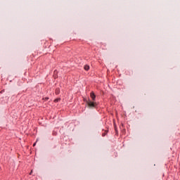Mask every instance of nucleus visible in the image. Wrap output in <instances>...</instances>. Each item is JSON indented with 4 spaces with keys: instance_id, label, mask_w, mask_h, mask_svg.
I'll use <instances>...</instances> for the list:
<instances>
[{
    "instance_id": "7ed1b4c3",
    "label": "nucleus",
    "mask_w": 180,
    "mask_h": 180,
    "mask_svg": "<svg viewBox=\"0 0 180 180\" xmlns=\"http://www.w3.org/2000/svg\"><path fill=\"white\" fill-rule=\"evenodd\" d=\"M84 70H85L86 71H88V70H89V65H84Z\"/></svg>"
},
{
    "instance_id": "f03ea898",
    "label": "nucleus",
    "mask_w": 180,
    "mask_h": 180,
    "mask_svg": "<svg viewBox=\"0 0 180 180\" xmlns=\"http://www.w3.org/2000/svg\"><path fill=\"white\" fill-rule=\"evenodd\" d=\"M90 96L92 99V101L93 102H95V100L96 99V96H95V93H94V91H92L91 94H90Z\"/></svg>"
},
{
    "instance_id": "6e6552de",
    "label": "nucleus",
    "mask_w": 180,
    "mask_h": 180,
    "mask_svg": "<svg viewBox=\"0 0 180 180\" xmlns=\"http://www.w3.org/2000/svg\"><path fill=\"white\" fill-rule=\"evenodd\" d=\"M32 171H31V172L30 173V175H32Z\"/></svg>"
},
{
    "instance_id": "20e7f679",
    "label": "nucleus",
    "mask_w": 180,
    "mask_h": 180,
    "mask_svg": "<svg viewBox=\"0 0 180 180\" xmlns=\"http://www.w3.org/2000/svg\"><path fill=\"white\" fill-rule=\"evenodd\" d=\"M55 94H56V95H58V94H60V89H56V91H55Z\"/></svg>"
},
{
    "instance_id": "1a4fd4ad",
    "label": "nucleus",
    "mask_w": 180,
    "mask_h": 180,
    "mask_svg": "<svg viewBox=\"0 0 180 180\" xmlns=\"http://www.w3.org/2000/svg\"><path fill=\"white\" fill-rule=\"evenodd\" d=\"M33 146H36V143H34V145Z\"/></svg>"
},
{
    "instance_id": "f257e3e1",
    "label": "nucleus",
    "mask_w": 180,
    "mask_h": 180,
    "mask_svg": "<svg viewBox=\"0 0 180 180\" xmlns=\"http://www.w3.org/2000/svg\"><path fill=\"white\" fill-rule=\"evenodd\" d=\"M86 104L88 105V108H90L96 107V103H95L94 101H91L90 100H88L86 101Z\"/></svg>"
},
{
    "instance_id": "423d86ee",
    "label": "nucleus",
    "mask_w": 180,
    "mask_h": 180,
    "mask_svg": "<svg viewBox=\"0 0 180 180\" xmlns=\"http://www.w3.org/2000/svg\"><path fill=\"white\" fill-rule=\"evenodd\" d=\"M60 98H56L55 99L54 102H60Z\"/></svg>"
},
{
    "instance_id": "0eeeda50",
    "label": "nucleus",
    "mask_w": 180,
    "mask_h": 180,
    "mask_svg": "<svg viewBox=\"0 0 180 180\" xmlns=\"http://www.w3.org/2000/svg\"><path fill=\"white\" fill-rule=\"evenodd\" d=\"M45 101H49V98H48V97H46V98H45Z\"/></svg>"
},
{
    "instance_id": "39448f33",
    "label": "nucleus",
    "mask_w": 180,
    "mask_h": 180,
    "mask_svg": "<svg viewBox=\"0 0 180 180\" xmlns=\"http://www.w3.org/2000/svg\"><path fill=\"white\" fill-rule=\"evenodd\" d=\"M107 134H108V131H105V132L102 134V136L105 137V136H106Z\"/></svg>"
}]
</instances>
